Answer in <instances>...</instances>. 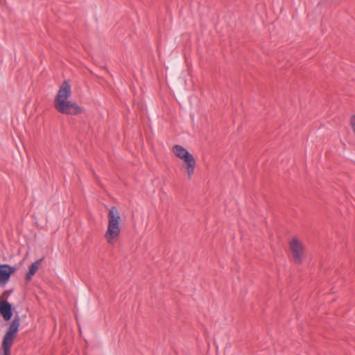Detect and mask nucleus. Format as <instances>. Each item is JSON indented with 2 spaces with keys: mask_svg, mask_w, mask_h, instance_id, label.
I'll return each instance as SVG.
<instances>
[{
  "mask_svg": "<svg viewBox=\"0 0 355 355\" xmlns=\"http://www.w3.org/2000/svg\"><path fill=\"white\" fill-rule=\"evenodd\" d=\"M290 249L295 263H301L304 256V244L298 239L293 238L290 241Z\"/></svg>",
  "mask_w": 355,
  "mask_h": 355,
  "instance_id": "5",
  "label": "nucleus"
},
{
  "mask_svg": "<svg viewBox=\"0 0 355 355\" xmlns=\"http://www.w3.org/2000/svg\"><path fill=\"white\" fill-rule=\"evenodd\" d=\"M40 264V261H37L31 264L29 267L28 270L26 275V278L27 280H31L33 276L36 273L38 270Z\"/></svg>",
  "mask_w": 355,
  "mask_h": 355,
  "instance_id": "8",
  "label": "nucleus"
},
{
  "mask_svg": "<svg viewBox=\"0 0 355 355\" xmlns=\"http://www.w3.org/2000/svg\"><path fill=\"white\" fill-rule=\"evenodd\" d=\"M19 325V318H15L14 320L11 322L2 341V349L3 352V355H10V349L12 346L15 338L17 334Z\"/></svg>",
  "mask_w": 355,
  "mask_h": 355,
  "instance_id": "4",
  "label": "nucleus"
},
{
  "mask_svg": "<svg viewBox=\"0 0 355 355\" xmlns=\"http://www.w3.org/2000/svg\"><path fill=\"white\" fill-rule=\"evenodd\" d=\"M15 268L8 264L0 265V286H5L9 282L10 276L15 272Z\"/></svg>",
  "mask_w": 355,
  "mask_h": 355,
  "instance_id": "6",
  "label": "nucleus"
},
{
  "mask_svg": "<svg viewBox=\"0 0 355 355\" xmlns=\"http://www.w3.org/2000/svg\"><path fill=\"white\" fill-rule=\"evenodd\" d=\"M107 228L104 238L110 245L117 241L121 234V216L116 207H111L107 213Z\"/></svg>",
  "mask_w": 355,
  "mask_h": 355,
  "instance_id": "2",
  "label": "nucleus"
},
{
  "mask_svg": "<svg viewBox=\"0 0 355 355\" xmlns=\"http://www.w3.org/2000/svg\"><path fill=\"white\" fill-rule=\"evenodd\" d=\"M71 95V86L67 81H64L54 100V106L57 111L67 115H76L83 112V108L76 102L69 100Z\"/></svg>",
  "mask_w": 355,
  "mask_h": 355,
  "instance_id": "1",
  "label": "nucleus"
},
{
  "mask_svg": "<svg viewBox=\"0 0 355 355\" xmlns=\"http://www.w3.org/2000/svg\"><path fill=\"white\" fill-rule=\"evenodd\" d=\"M349 125L352 128L353 132L355 135V114L352 115L349 119Z\"/></svg>",
  "mask_w": 355,
  "mask_h": 355,
  "instance_id": "9",
  "label": "nucleus"
},
{
  "mask_svg": "<svg viewBox=\"0 0 355 355\" xmlns=\"http://www.w3.org/2000/svg\"><path fill=\"white\" fill-rule=\"evenodd\" d=\"M173 153L184 162V168L188 179L191 180L194 174L196 161L194 157L181 145H174L171 149Z\"/></svg>",
  "mask_w": 355,
  "mask_h": 355,
  "instance_id": "3",
  "label": "nucleus"
},
{
  "mask_svg": "<svg viewBox=\"0 0 355 355\" xmlns=\"http://www.w3.org/2000/svg\"><path fill=\"white\" fill-rule=\"evenodd\" d=\"M0 313L3 318L6 321L10 320L12 318V305L6 300H0Z\"/></svg>",
  "mask_w": 355,
  "mask_h": 355,
  "instance_id": "7",
  "label": "nucleus"
}]
</instances>
